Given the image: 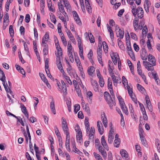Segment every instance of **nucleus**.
Wrapping results in <instances>:
<instances>
[{
  "label": "nucleus",
  "mask_w": 160,
  "mask_h": 160,
  "mask_svg": "<svg viewBox=\"0 0 160 160\" xmlns=\"http://www.w3.org/2000/svg\"><path fill=\"white\" fill-rule=\"evenodd\" d=\"M62 88L63 92V94L64 95H66L67 93V89L66 85H63V86H62Z\"/></svg>",
  "instance_id": "47"
},
{
  "label": "nucleus",
  "mask_w": 160,
  "mask_h": 160,
  "mask_svg": "<svg viewBox=\"0 0 160 160\" xmlns=\"http://www.w3.org/2000/svg\"><path fill=\"white\" fill-rule=\"evenodd\" d=\"M151 4L149 1H145L144 2V7L146 12H149V7L150 6Z\"/></svg>",
  "instance_id": "17"
},
{
  "label": "nucleus",
  "mask_w": 160,
  "mask_h": 160,
  "mask_svg": "<svg viewBox=\"0 0 160 160\" xmlns=\"http://www.w3.org/2000/svg\"><path fill=\"white\" fill-rule=\"evenodd\" d=\"M143 133L144 131L142 128H140V129L139 130V134L140 136V137L141 138L143 136Z\"/></svg>",
  "instance_id": "61"
},
{
  "label": "nucleus",
  "mask_w": 160,
  "mask_h": 160,
  "mask_svg": "<svg viewBox=\"0 0 160 160\" xmlns=\"http://www.w3.org/2000/svg\"><path fill=\"white\" fill-rule=\"evenodd\" d=\"M128 3L130 4L131 5V8H136L135 4L134 3L133 1L130 2V1H127Z\"/></svg>",
  "instance_id": "45"
},
{
  "label": "nucleus",
  "mask_w": 160,
  "mask_h": 160,
  "mask_svg": "<svg viewBox=\"0 0 160 160\" xmlns=\"http://www.w3.org/2000/svg\"><path fill=\"white\" fill-rule=\"evenodd\" d=\"M112 81L114 83H120L121 82V78L118 77H116L114 78H112Z\"/></svg>",
  "instance_id": "23"
},
{
  "label": "nucleus",
  "mask_w": 160,
  "mask_h": 160,
  "mask_svg": "<svg viewBox=\"0 0 160 160\" xmlns=\"http://www.w3.org/2000/svg\"><path fill=\"white\" fill-rule=\"evenodd\" d=\"M57 65L58 69L60 70L62 74H64V71L63 69L61 63H60V64H58V65Z\"/></svg>",
  "instance_id": "32"
},
{
  "label": "nucleus",
  "mask_w": 160,
  "mask_h": 160,
  "mask_svg": "<svg viewBox=\"0 0 160 160\" xmlns=\"http://www.w3.org/2000/svg\"><path fill=\"white\" fill-rule=\"evenodd\" d=\"M138 18H136L134 19L133 22L134 28L136 31H137L138 29Z\"/></svg>",
  "instance_id": "19"
},
{
  "label": "nucleus",
  "mask_w": 160,
  "mask_h": 160,
  "mask_svg": "<svg viewBox=\"0 0 160 160\" xmlns=\"http://www.w3.org/2000/svg\"><path fill=\"white\" fill-rule=\"evenodd\" d=\"M62 1L63 4H64L65 7L67 9L68 11L70 12L71 10V7L68 1Z\"/></svg>",
  "instance_id": "11"
},
{
  "label": "nucleus",
  "mask_w": 160,
  "mask_h": 160,
  "mask_svg": "<svg viewBox=\"0 0 160 160\" xmlns=\"http://www.w3.org/2000/svg\"><path fill=\"white\" fill-rule=\"evenodd\" d=\"M95 71V68L92 66L89 67L87 70L88 73L89 75L92 76L93 72Z\"/></svg>",
  "instance_id": "16"
},
{
  "label": "nucleus",
  "mask_w": 160,
  "mask_h": 160,
  "mask_svg": "<svg viewBox=\"0 0 160 160\" xmlns=\"http://www.w3.org/2000/svg\"><path fill=\"white\" fill-rule=\"evenodd\" d=\"M62 3H63L62 1H60L58 3L59 10L61 12H64L65 11Z\"/></svg>",
  "instance_id": "12"
},
{
  "label": "nucleus",
  "mask_w": 160,
  "mask_h": 160,
  "mask_svg": "<svg viewBox=\"0 0 160 160\" xmlns=\"http://www.w3.org/2000/svg\"><path fill=\"white\" fill-rule=\"evenodd\" d=\"M9 32L11 37H13L14 36V31L12 28V26L11 25L9 28Z\"/></svg>",
  "instance_id": "35"
},
{
  "label": "nucleus",
  "mask_w": 160,
  "mask_h": 160,
  "mask_svg": "<svg viewBox=\"0 0 160 160\" xmlns=\"http://www.w3.org/2000/svg\"><path fill=\"white\" fill-rule=\"evenodd\" d=\"M114 133L113 130H109L108 132V143L111 144L112 143L113 139H114V136H113V134Z\"/></svg>",
  "instance_id": "1"
},
{
  "label": "nucleus",
  "mask_w": 160,
  "mask_h": 160,
  "mask_svg": "<svg viewBox=\"0 0 160 160\" xmlns=\"http://www.w3.org/2000/svg\"><path fill=\"white\" fill-rule=\"evenodd\" d=\"M117 55H118V54L116 52H112V54H111L110 56L112 59V58H115V59H117Z\"/></svg>",
  "instance_id": "54"
},
{
  "label": "nucleus",
  "mask_w": 160,
  "mask_h": 160,
  "mask_svg": "<svg viewBox=\"0 0 160 160\" xmlns=\"http://www.w3.org/2000/svg\"><path fill=\"white\" fill-rule=\"evenodd\" d=\"M118 40L119 41L118 43L119 46L120 48H122V49H124V45L122 44V42L120 40H119V38L118 39Z\"/></svg>",
  "instance_id": "57"
},
{
  "label": "nucleus",
  "mask_w": 160,
  "mask_h": 160,
  "mask_svg": "<svg viewBox=\"0 0 160 160\" xmlns=\"http://www.w3.org/2000/svg\"><path fill=\"white\" fill-rule=\"evenodd\" d=\"M49 38V34L48 32H46L45 35L42 38V44H47L46 42H47Z\"/></svg>",
  "instance_id": "10"
},
{
  "label": "nucleus",
  "mask_w": 160,
  "mask_h": 160,
  "mask_svg": "<svg viewBox=\"0 0 160 160\" xmlns=\"http://www.w3.org/2000/svg\"><path fill=\"white\" fill-rule=\"evenodd\" d=\"M61 39L63 45L66 46L67 45V41L65 37L64 36V34L62 33L61 34Z\"/></svg>",
  "instance_id": "30"
},
{
  "label": "nucleus",
  "mask_w": 160,
  "mask_h": 160,
  "mask_svg": "<svg viewBox=\"0 0 160 160\" xmlns=\"http://www.w3.org/2000/svg\"><path fill=\"white\" fill-rule=\"evenodd\" d=\"M148 57V53L145 49L143 50L141 55V57L142 60H147Z\"/></svg>",
  "instance_id": "13"
},
{
  "label": "nucleus",
  "mask_w": 160,
  "mask_h": 160,
  "mask_svg": "<svg viewBox=\"0 0 160 160\" xmlns=\"http://www.w3.org/2000/svg\"><path fill=\"white\" fill-rule=\"evenodd\" d=\"M77 134L76 136L77 140L78 142L80 143L82 142V133L81 131H78L77 132Z\"/></svg>",
  "instance_id": "9"
},
{
  "label": "nucleus",
  "mask_w": 160,
  "mask_h": 160,
  "mask_svg": "<svg viewBox=\"0 0 160 160\" xmlns=\"http://www.w3.org/2000/svg\"><path fill=\"white\" fill-rule=\"evenodd\" d=\"M56 49L58 51V53L57 55L62 56V52L61 48L60 47L59 48H56Z\"/></svg>",
  "instance_id": "53"
},
{
  "label": "nucleus",
  "mask_w": 160,
  "mask_h": 160,
  "mask_svg": "<svg viewBox=\"0 0 160 160\" xmlns=\"http://www.w3.org/2000/svg\"><path fill=\"white\" fill-rule=\"evenodd\" d=\"M29 120L30 122H31L32 123L37 121L36 118L34 117H30Z\"/></svg>",
  "instance_id": "63"
},
{
  "label": "nucleus",
  "mask_w": 160,
  "mask_h": 160,
  "mask_svg": "<svg viewBox=\"0 0 160 160\" xmlns=\"http://www.w3.org/2000/svg\"><path fill=\"white\" fill-rule=\"evenodd\" d=\"M74 18L78 24L79 25H81L82 23L79 16Z\"/></svg>",
  "instance_id": "41"
},
{
  "label": "nucleus",
  "mask_w": 160,
  "mask_h": 160,
  "mask_svg": "<svg viewBox=\"0 0 160 160\" xmlns=\"http://www.w3.org/2000/svg\"><path fill=\"white\" fill-rule=\"evenodd\" d=\"M20 106L22 111L23 113L28 112L26 107L22 103H21Z\"/></svg>",
  "instance_id": "34"
},
{
  "label": "nucleus",
  "mask_w": 160,
  "mask_h": 160,
  "mask_svg": "<svg viewBox=\"0 0 160 160\" xmlns=\"http://www.w3.org/2000/svg\"><path fill=\"white\" fill-rule=\"evenodd\" d=\"M93 154V155L96 158H97L98 160H100L99 159H100L99 158V157L100 158V159H102L101 157L99 154H97L95 152H94Z\"/></svg>",
  "instance_id": "62"
},
{
  "label": "nucleus",
  "mask_w": 160,
  "mask_h": 160,
  "mask_svg": "<svg viewBox=\"0 0 160 160\" xmlns=\"http://www.w3.org/2000/svg\"><path fill=\"white\" fill-rule=\"evenodd\" d=\"M39 75L41 79L44 82H45L48 81L47 79H46L44 74H43L42 73H40Z\"/></svg>",
  "instance_id": "37"
},
{
  "label": "nucleus",
  "mask_w": 160,
  "mask_h": 160,
  "mask_svg": "<svg viewBox=\"0 0 160 160\" xmlns=\"http://www.w3.org/2000/svg\"><path fill=\"white\" fill-rule=\"evenodd\" d=\"M101 142L102 145L103 146V148L106 150L108 151L109 148L106 142V141L105 139V136H102L101 137Z\"/></svg>",
  "instance_id": "5"
},
{
  "label": "nucleus",
  "mask_w": 160,
  "mask_h": 160,
  "mask_svg": "<svg viewBox=\"0 0 160 160\" xmlns=\"http://www.w3.org/2000/svg\"><path fill=\"white\" fill-rule=\"evenodd\" d=\"M137 88L140 91L144 92L145 90L143 87L139 84H137Z\"/></svg>",
  "instance_id": "48"
},
{
  "label": "nucleus",
  "mask_w": 160,
  "mask_h": 160,
  "mask_svg": "<svg viewBox=\"0 0 160 160\" xmlns=\"http://www.w3.org/2000/svg\"><path fill=\"white\" fill-rule=\"evenodd\" d=\"M91 83L94 90L96 92H98V85L97 82L96 80H94L92 78H91Z\"/></svg>",
  "instance_id": "6"
},
{
  "label": "nucleus",
  "mask_w": 160,
  "mask_h": 160,
  "mask_svg": "<svg viewBox=\"0 0 160 160\" xmlns=\"http://www.w3.org/2000/svg\"><path fill=\"white\" fill-rule=\"evenodd\" d=\"M148 60L149 61L151 62V65L152 66H155L156 65V62L155 58L152 55L149 54L148 56Z\"/></svg>",
  "instance_id": "3"
},
{
  "label": "nucleus",
  "mask_w": 160,
  "mask_h": 160,
  "mask_svg": "<svg viewBox=\"0 0 160 160\" xmlns=\"http://www.w3.org/2000/svg\"><path fill=\"white\" fill-rule=\"evenodd\" d=\"M66 32L68 37L70 39L72 38H73V37L72 36V34L71 32L69 30H68V31L66 30Z\"/></svg>",
  "instance_id": "58"
},
{
  "label": "nucleus",
  "mask_w": 160,
  "mask_h": 160,
  "mask_svg": "<svg viewBox=\"0 0 160 160\" xmlns=\"http://www.w3.org/2000/svg\"><path fill=\"white\" fill-rule=\"evenodd\" d=\"M25 156L26 158L28 160H34L33 159H32L29 154L28 152L26 153Z\"/></svg>",
  "instance_id": "64"
},
{
  "label": "nucleus",
  "mask_w": 160,
  "mask_h": 160,
  "mask_svg": "<svg viewBox=\"0 0 160 160\" xmlns=\"http://www.w3.org/2000/svg\"><path fill=\"white\" fill-rule=\"evenodd\" d=\"M30 16L29 14H27L26 15L25 21L27 23H28L29 22L30 20Z\"/></svg>",
  "instance_id": "56"
},
{
  "label": "nucleus",
  "mask_w": 160,
  "mask_h": 160,
  "mask_svg": "<svg viewBox=\"0 0 160 160\" xmlns=\"http://www.w3.org/2000/svg\"><path fill=\"white\" fill-rule=\"evenodd\" d=\"M128 53L132 60L135 61L136 60L135 55L134 54L133 51H130L128 52Z\"/></svg>",
  "instance_id": "25"
},
{
  "label": "nucleus",
  "mask_w": 160,
  "mask_h": 160,
  "mask_svg": "<svg viewBox=\"0 0 160 160\" xmlns=\"http://www.w3.org/2000/svg\"><path fill=\"white\" fill-rule=\"evenodd\" d=\"M116 33L117 37H119V38H120V39L123 38L124 32L121 29H119L118 31L116 32Z\"/></svg>",
  "instance_id": "14"
},
{
  "label": "nucleus",
  "mask_w": 160,
  "mask_h": 160,
  "mask_svg": "<svg viewBox=\"0 0 160 160\" xmlns=\"http://www.w3.org/2000/svg\"><path fill=\"white\" fill-rule=\"evenodd\" d=\"M108 88L109 89H112V82L111 80H110V78H108Z\"/></svg>",
  "instance_id": "39"
},
{
  "label": "nucleus",
  "mask_w": 160,
  "mask_h": 160,
  "mask_svg": "<svg viewBox=\"0 0 160 160\" xmlns=\"http://www.w3.org/2000/svg\"><path fill=\"white\" fill-rule=\"evenodd\" d=\"M22 132L25 138V139H26V143L28 144V137L27 135V134L26 132V131L25 130H23V131Z\"/></svg>",
  "instance_id": "59"
},
{
  "label": "nucleus",
  "mask_w": 160,
  "mask_h": 160,
  "mask_svg": "<svg viewBox=\"0 0 160 160\" xmlns=\"http://www.w3.org/2000/svg\"><path fill=\"white\" fill-rule=\"evenodd\" d=\"M117 98L119 101V102L120 104V106H123V105L125 104L123 100V99L120 96H118Z\"/></svg>",
  "instance_id": "31"
},
{
  "label": "nucleus",
  "mask_w": 160,
  "mask_h": 160,
  "mask_svg": "<svg viewBox=\"0 0 160 160\" xmlns=\"http://www.w3.org/2000/svg\"><path fill=\"white\" fill-rule=\"evenodd\" d=\"M75 59L76 61V62L78 66H81V63L79 60V59L78 56H75Z\"/></svg>",
  "instance_id": "43"
},
{
  "label": "nucleus",
  "mask_w": 160,
  "mask_h": 160,
  "mask_svg": "<svg viewBox=\"0 0 160 160\" xmlns=\"http://www.w3.org/2000/svg\"><path fill=\"white\" fill-rule=\"evenodd\" d=\"M137 14L138 18H142L143 16V11L141 7H138L137 9Z\"/></svg>",
  "instance_id": "8"
},
{
  "label": "nucleus",
  "mask_w": 160,
  "mask_h": 160,
  "mask_svg": "<svg viewBox=\"0 0 160 160\" xmlns=\"http://www.w3.org/2000/svg\"><path fill=\"white\" fill-rule=\"evenodd\" d=\"M3 19L4 22H9V15L8 13L7 12H6L5 14Z\"/></svg>",
  "instance_id": "38"
},
{
  "label": "nucleus",
  "mask_w": 160,
  "mask_h": 160,
  "mask_svg": "<svg viewBox=\"0 0 160 160\" xmlns=\"http://www.w3.org/2000/svg\"><path fill=\"white\" fill-rule=\"evenodd\" d=\"M106 100L109 105L110 108L111 109H112L113 105H116V103L115 102L114 98H113V99H112L111 98V96L110 99H108V100Z\"/></svg>",
  "instance_id": "2"
},
{
  "label": "nucleus",
  "mask_w": 160,
  "mask_h": 160,
  "mask_svg": "<svg viewBox=\"0 0 160 160\" xmlns=\"http://www.w3.org/2000/svg\"><path fill=\"white\" fill-rule=\"evenodd\" d=\"M120 153L122 158L125 159V160H129V158H128V154L126 150L122 149L120 151Z\"/></svg>",
  "instance_id": "7"
},
{
  "label": "nucleus",
  "mask_w": 160,
  "mask_h": 160,
  "mask_svg": "<svg viewBox=\"0 0 160 160\" xmlns=\"http://www.w3.org/2000/svg\"><path fill=\"white\" fill-rule=\"evenodd\" d=\"M104 96L105 100H108L110 98L111 96L109 93L107 92H105L104 93Z\"/></svg>",
  "instance_id": "36"
},
{
  "label": "nucleus",
  "mask_w": 160,
  "mask_h": 160,
  "mask_svg": "<svg viewBox=\"0 0 160 160\" xmlns=\"http://www.w3.org/2000/svg\"><path fill=\"white\" fill-rule=\"evenodd\" d=\"M3 78H0V80L2 82L3 85L6 91H7L8 89L11 88L9 87H6L5 85V83H6V77L5 75H3Z\"/></svg>",
  "instance_id": "15"
},
{
  "label": "nucleus",
  "mask_w": 160,
  "mask_h": 160,
  "mask_svg": "<svg viewBox=\"0 0 160 160\" xmlns=\"http://www.w3.org/2000/svg\"><path fill=\"white\" fill-rule=\"evenodd\" d=\"M56 65H58V64H60L61 63V59H60V56H59L58 55H56Z\"/></svg>",
  "instance_id": "50"
},
{
  "label": "nucleus",
  "mask_w": 160,
  "mask_h": 160,
  "mask_svg": "<svg viewBox=\"0 0 160 160\" xmlns=\"http://www.w3.org/2000/svg\"><path fill=\"white\" fill-rule=\"evenodd\" d=\"M142 143L144 146H146L147 145V143L146 140L144 139V137H141L140 138Z\"/></svg>",
  "instance_id": "52"
},
{
  "label": "nucleus",
  "mask_w": 160,
  "mask_h": 160,
  "mask_svg": "<svg viewBox=\"0 0 160 160\" xmlns=\"http://www.w3.org/2000/svg\"><path fill=\"white\" fill-rule=\"evenodd\" d=\"M88 104H87L85 106V107L83 108V109L86 111L87 113V114L88 115H90V110L89 107L88 106Z\"/></svg>",
  "instance_id": "26"
},
{
  "label": "nucleus",
  "mask_w": 160,
  "mask_h": 160,
  "mask_svg": "<svg viewBox=\"0 0 160 160\" xmlns=\"http://www.w3.org/2000/svg\"><path fill=\"white\" fill-rule=\"evenodd\" d=\"M80 106L79 104H76L74 105V112L75 113H77L78 111L79 110Z\"/></svg>",
  "instance_id": "42"
},
{
  "label": "nucleus",
  "mask_w": 160,
  "mask_h": 160,
  "mask_svg": "<svg viewBox=\"0 0 160 160\" xmlns=\"http://www.w3.org/2000/svg\"><path fill=\"white\" fill-rule=\"evenodd\" d=\"M127 89L128 90V92L129 95V96H132L133 91H132V89H130V87L128 86H128L127 87Z\"/></svg>",
  "instance_id": "49"
},
{
  "label": "nucleus",
  "mask_w": 160,
  "mask_h": 160,
  "mask_svg": "<svg viewBox=\"0 0 160 160\" xmlns=\"http://www.w3.org/2000/svg\"><path fill=\"white\" fill-rule=\"evenodd\" d=\"M72 145L73 146V148L74 149H75V151H74L75 152L77 153V154H79L81 156V154H82V153L79 151L78 149H77L75 145V143L72 144Z\"/></svg>",
  "instance_id": "24"
},
{
  "label": "nucleus",
  "mask_w": 160,
  "mask_h": 160,
  "mask_svg": "<svg viewBox=\"0 0 160 160\" xmlns=\"http://www.w3.org/2000/svg\"><path fill=\"white\" fill-rule=\"evenodd\" d=\"M101 118L104 126L105 128H106L108 123V120L106 116L105 115V114L104 112H103L101 114Z\"/></svg>",
  "instance_id": "4"
},
{
  "label": "nucleus",
  "mask_w": 160,
  "mask_h": 160,
  "mask_svg": "<svg viewBox=\"0 0 160 160\" xmlns=\"http://www.w3.org/2000/svg\"><path fill=\"white\" fill-rule=\"evenodd\" d=\"M85 124L86 129V131L87 132L90 129L89 124L88 122V118H86L85 120Z\"/></svg>",
  "instance_id": "21"
},
{
  "label": "nucleus",
  "mask_w": 160,
  "mask_h": 160,
  "mask_svg": "<svg viewBox=\"0 0 160 160\" xmlns=\"http://www.w3.org/2000/svg\"><path fill=\"white\" fill-rule=\"evenodd\" d=\"M79 54L80 57L82 58V59H84V57L83 55V48L81 47H79Z\"/></svg>",
  "instance_id": "27"
},
{
  "label": "nucleus",
  "mask_w": 160,
  "mask_h": 160,
  "mask_svg": "<svg viewBox=\"0 0 160 160\" xmlns=\"http://www.w3.org/2000/svg\"><path fill=\"white\" fill-rule=\"evenodd\" d=\"M147 47L149 49H152L151 45L150 43V39H148L147 41Z\"/></svg>",
  "instance_id": "60"
},
{
  "label": "nucleus",
  "mask_w": 160,
  "mask_h": 160,
  "mask_svg": "<svg viewBox=\"0 0 160 160\" xmlns=\"http://www.w3.org/2000/svg\"><path fill=\"white\" fill-rule=\"evenodd\" d=\"M93 55V52L92 50H90L89 53L88 54V57L90 61L91 62L92 61V56Z\"/></svg>",
  "instance_id": "44"
},
{
  "label": "nucleus",
  "mask_w": 160,
  "mask_h": 160,
  "mask_svg": "<svg viewBox=\"0 0 160 160\" xmlns=\"http://www.w3.org/2000/svg\"><path fill=\"white\" fill-rule=\"evenodd\" d=\"M131 37L134 40H137L138 39V38L136 36V35L133 32H131L130 33Z\"/></svg>",
  "instance_id": "51"
},
{
  "label": "nucleus",
  "mask_w": 160,
  "mask_h": 160,
  "mask_svg": "<svg viewBox=\"0 0 160 160\" xmlns=\"http://www.w3.org/2000/svg\"><path fill=\"white\" fill-rule=\"evenodd\" d=\"M144 111L142 112L143 115V118L145 120H147L148 119V117L146 114L145 108H144Z\"/></svg>",
  "instance_id": "55"
},
{
  "label": "nucleus",
  "mask_w": 160,
  "mask_h": 160,
  "mask_svg": "<svg viewBox=\"0 0 160 160\" xmlns=\"http://www.w3.org/2000/svg\"><path fill=\"white\" fill-rule=\"evenodd\" d=\"M121 108L123 112L126 114L128 115V111L127 108L125 105V104L123 105V106H121Z\"/></svg>",
  "instance_id": "29"
},
{
  "label": "nucleus",
  "mask_w": 160,
  "mask_h": 160,
  "mask_svg": "<svg viewBox=\"0 0 160 160\" xmlns=\"http://www.w3.org/2000/svg\"><path fill=\"white\" fill-rule=\"evenodd\" d=\"M103 49L104 51H108V48L107 43L105 41H103L102 42Z\"/></svg>",
  "instance_id": "46"
},
{
  "label": "nucleus",
  "mask_w": 160,
  "mask_h": 160,
  "mask_svg": "<svg viewBox=\"0 0 160 160\" xmlns=\"http://www.w3.org/2000/svg\"><path fill=\"white\" fill-rule=\"evenodd\" d=\"M62 75L64 77V78L67 80V82L70 84V85H72V83L71 80L70 79L69 77L68 76H66L64 74H63Z\"/></svg>",
  "instance_id": "40"
},
{
  "label": "nucleus",
  "mask_w": 160,
  "mask_h": 160,
  "mask_svg": "<svg viewBox=\"0 0 160 160\" xmlns=\"http://www.w3.org/2000/svg\"><path fill=\"white\" fill-rule=\"evenodd\" d=\"M120 142V139H115L114 142V145L115 147L118 148L119 147Z\"/></svg>",
  "instance_id": "33"
},
{
  "label": "nucleus",
  "mask_w": 160,
  "mask_h": 160,
  "mask_svg": "<svg viewBox=\"0 0 160 160\" xmlns=\"http://www.w3.org/2000/svg\"><path fill=\"white\" fill-rule=\"evenodd\" d=\"M102 46L101 43H98V48L97 49V53L98 57H101L102 55Z\"/></svg>",
  "instance_id": "18"
},
{
  "label": "nucleus",
  "mask_w": 160,
  "mask_h": 160,
  "mask_svg": "<svg viewBox=\"0 0 160 160\" xmlns=\"http://www.w3.org/2000/svg\"><path fill=\"white\" fill-rule=\"evenodd\" d=\"M85 33L88 36V37H89V39L90 40V42L91 43H93L94 42L95 40H94V37L93 36L91 32L90 33L89 36L88 33L86 32Z\"/></svg>",
  "instance_id": "22"
},
{
  "label": "nucleus",
  "mask_w": 160,
  "mask_h": 160,
  "mask_svg": "<svg viewBox=\"0 0 160 160\" xmlns=\"http://www.w3.org/2000/svg\"><path fill=\"white\" fill-rule=\"evenodd\" d=\"M99 84L101 87H103L104 86V82L103 78L102 77L99 78Z\"/></svg>",
  "instance_id": "28"
},
{
  "label": "nucleus",
  "mask_w": 160,
  "mask_h": 160,
  "mask_svg": "<svg viewBox=\"0 0 160 160\" xmlns=\"http://www.w3.org/2000/svg\"><path fill=\"white\" fill-rule=\"evenodd\" d=\"M50 108L54 114H56V111L55 108L54 102L53 101H52L50 103Z\"/></svg>",
  "instance_id": "20"
}]
</instances>
